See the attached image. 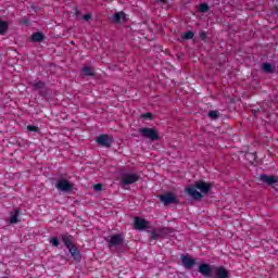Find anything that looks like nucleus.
<instances>
[{
    "label": "nucleus",
    "instance_id": "obj_5",
    "mask_svg": "<svg viewBox=\"0 0 278 278\" xmlns=\"http://www.w3.org/2000/svg\"><path fill=\"white\" fill-rule=\"evenodd\" d=\"M125 240V237L123 235H111L106 238V242L109 243V247H119V244H123V241Z\"/></svg>",
    "mask_w": 278,
    "mask_h": 278
},
{
    "label": "nucleus",
    "instance_id": "obj_26",
    "mask_svg": "<svg viewBox=\"0 0 278 278\" xmlns=\"http://www.w3.org/2000/svg\"><path fill=\"white\" fill-rule=\"evenodd\" d=\"M50 242L52 247H60V240H58L55 237H53Z\"/></svg>",
    "mask_w": 278,
    "mask_h": 278
},
{
    "label": "nucleus",
    "instance_id": "obj_7",
    "mask_svg": "<svg viewBox=\"0 0 278 278\" xmlns=\"http://www.w3.org/2000/svg\"><path fill=\"white\" fill-rule=\"evenodd\" d=\"M140 134L143 138H149V140H157L160 138V136H157V131L153 128H141Z\"/></svg>",
    "mask_w": 278,
    "mask_h": 278
},
{
    "label": "nucleus",
    "instance_id": "obj_8",
    "mask_svg": "<svg viewBox=\"0 0 278 278\" xmlns=\"http://www.w3.org/2000/svg\"><path fill=\"white\" fill-rule=\"evenodd\" d=\"M97 142L101 147H105L106 149H110V147H112V142H114V140L112 139L111 136L101 135V136L97 137Z\"/></svg>",
    "mask_w": 278,
    "mask_h": 278
},
{
    "label": "nucleus",
    "instance_id": "obj_14",
    "mask_svg": "<svg viewBox=\"0 0 278 278\" xmlns=\"http://www.w3.org/2000/svg\"><path fill=\"white\" fill-rule=\"evenodd\" d=\"M125 13L118 12L113 15V23H125Z\"/></svg>",
    "mask_w": 278,
    "mask_h": 278
},
{
    "label": "nucleus",
    "instance_id": "obj_4",
    "mask_svg": "<svg viewBox=\"0 0 278 278\" xmlns=\"http://www.w3.org/2000/svg\"><path fill=\"white\" fill-rule=\"evenodd\" d=\"M73 186V182L62 178L56 182L55 188H58L60 192H72Z\"/></svg>",
    "mask_w": 278,
    "mask_h": 278
},
{
    "label": "nucleus",
    "instance_id": "obj_19",
    "mask_svg": "<svg viewBox=\"0 0 278 278\" xmlns=\"http://www.w3.org/2000/svg\"><path fill=\"white\" fill-rule=\"evenodd\" d=\"M31 38L34 42H40L42 40V34L35 33Z\"/></svg>",
    "mask_w": 278,
    "mask_h": 278
},
{
    "label": "nucleus",
    "instance_id": "obj_23",
    "mask_svg": "<svg viewBox=\"0 0 278 278\" xmlns=\"http://www.w3.org/2000/svg\"><path fill=\"white\" fill-rule=\"evenodd\" d=\"M208 116L210 118H213L214 121H216V118H218V111L208 112Z\"/></svg>",
    "mask_w": 278,
    "mask_h": 278
},
{
    "label": "nucleus",
    "instance_id": "obj_32",
    "mask_svg": "<svg viewBox=\"0 0 278 278\" xmlns=\"http://www.w3.org/2000/svg\"><path fill=\"white\" fill-rule=\"evenodd\" d=\"M2 278H8V277H2Z\"/></svg>",
    "mask_w": 278,
    "mask_h": 278
},
{
    "label": "nucleus",
    "instance_id": "obj_1",
    "mask_svg": "<svg viewBox=\"0 0 278 278\" xmlns=\"http://www.w3.org/2000/svg\"><path fill=\"white\" fill-rule=\"evenodd\" d=\"M212 190V184L205 182L203 180L197 181L194 185H190L186 188L187 194L191 197V199H203V194H207Z\"/></svg>",
    "mask_w": 278,
    "mask_h": 278
},
{
    "label": "nucleus",
    "instance_id": "obj_21",
    "mask_svg": "<svg viewBox=\"0 0 278 278\" xmlns=\"http://www.w3.org/2000/svg\"><path fill=\"white\" fill-rule=\"evenodd\" d=\"M35 90H42V88H45V83L42 81H37L33 84Z\"/></svg>",
    "mask_w": 278,
    "mask_h": 278
},
{
    "label": "nucleus",
    "instance_id": "obj_30",
    "mask_svg": "<svg viewBox=\"0 0 278 278\" xmlns=\"http://www.w3.org/2000/svg\"><path fill=\"white\" fill-rule=\"evenodd\" d=\"M153 240H157V235L155 232L152 233Z\"/></svg>",
    "mask_w": 278,
    "mask_h": 278
},
{
    "label": "nucleus",
    "instance_id": "obj_29",
    "mask_svg": "<svg viewBox=\"0 0 278 278\" xmlns=\"http://www.w3.org/2000/svg\"><path fill=\"white\" fill-rule=\"evenodd\" d=\"M89 18H91V15L88 13V14H86V15H84V20L85 21H88Z\"/></svg>",
    "mask_w": 278,
    "mask_h": 278
},
{
    "label": "nucleus",
    "instance_id": "obj_9",
    "mask_svg": "<svg viewBox=\"0 0 278 278\" xmlns=\"http://www.w3.org/2000/svg\"><path fill=\"white\" fill-rule=\"evenodd\" d=\"M199 273L203 275V277H212V275H214V267L208 264H202L199 266Z\"/></svg>",
    "mask_w": 278,
    "mask_h": 278
},
{
    "label": "nucleus",
    "instance_id": "obj_2",
    "mask_svg": "<svg viewBox=\"0 0 278 278\" xmlns=\"http://www.w3.org/2000/svg\"><path fill=\"white\" fill-rule=\"evenodd\" d=\"M140 179V176L136 173H126L122 175L121 184L122 186H130V184H136Z\"/></svg>",
    "mask_w": 278,
    "mask_h": 278
},
{
    "label": "nucleus",
    "instance_id": "obj_3",
    "mask_svg": "<svg viewBox=\"0 0 278 278\" xmlns=\"http://www.w3.org/2000/svg\"><path fill=\"white\" fill-rule=\"evenodd\" d=\"M231 274L229 270L223 266H213V275L212 278H229Z\"/></svg>",
    "mask_w": 278,
    "mask_h": 278
},
{
    "label": "nucleus",
    "instance_id": "obj_15",
    "mask_svg": "<svg viewBox=\"0 0 278 278\" xmlns=\"http://www.w3.org/2000/svg\"><path fill=\"white\" fill-rule=\"evenodd\" d=\"M18 214H20L18 210H15L11 213V216L9 218V223L11 225H16V223H18Z\"/></svg>",
    "mask_w": 278,
    "mask_h": 278
},
{
    "label": "nucleus",
    "instance_id": "obj_31",
    "mask_svg": "<svg viewBox=\"0 0 278 278\" xmlns=\"http://www.w3.org/2000/svg\"><path fill=\"white\" fill-rule=\"evenodd\" d=\"M159 1H161L162 3H164V1H166V0H159Z\"/></svg>",
    "mask_w": 278,
    "mask_h": 278
},
{
    "label": "nucleus",
    "instance_id": "obj_27",
    "mask_svg": "<svg viewBox=\"0 0 278 278\" xmlns=\"http://www.w3.org/2000/svg\"><path fill=\"white\" fill-rule=\"evenodd\" d=\"M28 131H38V127L36 126H27Z\"/></svg>",
    "mask_w": 278,
    "mask_h": 278
},
{
    "label": "nucleus",
    "instance_id": "obj_6",
    "mask_svg": "<svg viewBox=\"0 0 278 278\" xmlns=\"http://www.w3.org/2000/svg\"><path fill=\"white\" fill-rule=\"evenodd\" d=\"M159 198L164 205H172V203H177V195L172 192L164 193Z\"/></svg>",
    "mask_w": 278,
    "mask_h": 278
},
{
    "label": "nucleus",
    "instance_id": "obj_18",
    "mask_svg": "<svg viewBox=\"0 0 278 278\" xmlns=\"http://www.w3.org/2000/svg\"><path fill=\"white\" fill-rule=\"evenodd\" d=\"M8 31V24L3 21H0V34H5Z\"/></svg>",
    "mask_w": 278,
    "mask_h": 278
},
{
    "label": "nucleus",
    "instance_id": "obj_13",
    "mask_svg": "<svg viewBox=\"0 0 278 278\" xmlns=\"http://www.w3.org/2000/svg\"><path fill=\"white\" fill-rule=\"evenodd\" d=\"M68 251H70L72 257L74 260H76V262H79V260H81V256L79 255V251L77 250V248L72 245L71 248H68Z\"/></svg>",
    "mask_w": 278,
    "mask_h": 278
},
{
    "label": "nucleus",
    "instance_id": "obj_16",
    "mask_svg": "<svg viewBox=\"0 0 278 278\" xmlns=\"http://www.w3.org/2000/svg\"><path fill=\"white\" fill-rule=\"evenodd\" d=\"M83 75L85 77H91L92 75H94V71H92L91 67H84L83 68Z\"/></svg>",
    "mask_w": 278,
    "mask_h": 278
},
{
    "label": "nucleus",
    "instance_id": "obj_25",
    "mask_svg": "<svg viewBox=\"0 0 278 278\" xmlns=\"http://www.w3.org/2000/svg\"><path fill=\"white\" fill-rule=\"evenodd\" d=\"M93 190H96V192H101L103 190V185L102 184L94 185Z\"/></svg>",
    "mask_w": 278,
    "mask_h": 278
},
{
    "label": "nucleus",
    "instance_id": "obj_12",
    "mask_svg": "<svg viewBox=\"0 0 278 278\" xmlns=\"http://www.w3.org/2000/svg\"><path fill=\"white\" fill-rule=\"evenodd\" d=\"M181 262H182V266H185V268H188V269L192 268V266H194V264H197L194 258H192L190 256H186V255L181 256Z\"/></svg>",
    "mask_w": 278,
    "mask_h": 278
},
{
    "label": "nucleus",
    "instance_id": "obj_10",
    "mask_svg": "<svg viewBox=\"0 0 278 278\" xmlns=\"http://www.w3.org/2000/svg\"><path fill=\"white\" fill-rule=\"evenodd\" d=\"M148 227H149V222H147L144 218H141V217L135 218V229L142 231V229H147Z\"/></svg>",
    "mask_w": 278,
    "mask_h": 278
},
{
    "label": "nucleus",
    "instance_id": "obj_22",
    "mask_svg": "<svg viewBox=\"0 0 278 278\" xmlns=\"http://www.w3.org/2000/svg\"><path fill=\"white\" fill-rule=\"evenodd\" d=\"M207 10H210V7L207 4H205V3L200 4L199 12L205 13V12H207Z\"/></svg>",
    "mask_w": 278,
    "mask_h": 278
},
{
    "label": "nucleus",
    "instance_id": "obj_20",
    "mask_svg": "<svg viewBox=\"0 0 278 278\" xmlns=\"http://www.w3.org/2000/svg\"><path fill=\"white\" fill-rule=\"evenodd\" d=\"M263 71L265 73H273V65H270V63H264L263 64Z\"/></svg>",
    "mask_w": 278,
    "mask_h": 278
},
{
    "label": "nucleus",
    "instance_id": "obj_24",
    "mask_svg": "<svg viewBox=\"0 0 278 278\" xmlns=\"http://www.w3.org/2000/svg\"><path fill=\"white\" fill-rule=\"evenodd\" d=\"M63 242H64L65 247H67V249H71L73 247L71 239H68L66 237L63 239Z\"/></svg>",
    "mask_w": 278,
    "mask_h": 278
},
{
    "label": "nucleus",
    "instance_id": "obj_28",
    "mask_svg": "<svg viewBox=\"0 0 278 278\" xmlns=\"http://www.w3.org/2000/svg\"><path fill=\"white\" fill-rule=\"evenodd\" d=\"M142 118H151V113H146L142 115Z\"/></svg>",
    "mask_w": 278,
    "mask_h": 278
},
{
    "label": "nucleus",
    "instance_id": "obj_11",
    "mask_svg": "<svg viewBox=\"0 0 278 278\" xmlns=\"http://www.w3.org/2000/svg\"><path fill=\"white\" fill-rule=\"evenodd\" d=\"M260 179L264 184H267V186H273V184H278V177L277 176L261 175Z\"/></svg>",
    "mask_w": 278,
    "mask_h": 278
},
{
    "label": "nucleus",
    "instance_id": "obj_17",
    "mask_svg": "<svg viewBox=\"0 0 278 278\" xmlns=\"http://www.w3.org/2000/svg\"><path fill=\"white\" fill-rule=\"evenodd\" d=\"M194 38V33L192 31H187L182 34V39L184 40H192Z\"/></svg>",
    "mask_w": 278,
    "mask_h": 278
}]
</instances>
